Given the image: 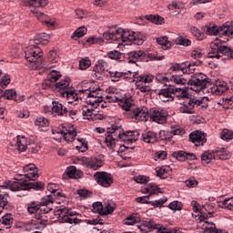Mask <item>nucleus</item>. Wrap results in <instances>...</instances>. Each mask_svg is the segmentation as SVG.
Masks as SVG:
<instances>
[{
  "mask_svg": "<svg viewBox=\"0 0 233 233\" xmlns=\"http://www.w3.org/2000/svg\"><path fill=\"white\" fill-rule=\"evenodd\" d=\"M7 186L8 182H5L4 186H0V214L5 208L8 209V194L3 191L5 188H10Z\"/></svg>",
  "mask_w": 233,
  "mask_h": 233,
  "instance_id": "24",
  "label": "nucleus"
},
{
  "mask_svg": "<svg viewBox=\"0 0 233 233\" xmlns=\"http://www.w3.org/2000/svg\"><path fill=\"white\" fill-rule=\"evenodd\" d=\"M189 141L194 143L195 147H203L207 143V134L203 131H193L189 134Z\"/></svg>",
  "mask_w": 233,
  "mask_h": 233,
  "instance_id": "19",
  "label": "nucleus"
},
{
  "mask_svg": "<svg viewBox=\"0 0 233 233\" xmlns=\"http://www.w3.org/2000/svg\"><path fill=\"white\" fill-rule=\"evenodd\" d=\"M146 192L149 194V196H156L157 194H161V189L157 187V185L154 182L147 184L146 187Z\"/></svg>",
  "mask_w": 233,
  "mask_h": 233,
  "instance_id": "42",
  "label": "nucleus"
},
{
  "mask_svg": "<svg viewBox=\"0 0 233 233\" xmlns=\"http://www.w3.org/2000/svg\"><path fill=\"white\" fill-rule=\"evenodd\" d=\"M158 96L163 103H168V101H174V96L178 99H188V88L187 87H167L158 92Z\"/></svg>",
  "mask_w": 233,
  "mask_h": 233,
  "instance_id": "6",
  "label": "nucleus"
},
{
  "mask_svg": "<svg viewBox=\"0 0 233 233\" xmlns=\"http://www.w3.org/2000/svg\"><path fill=\"white\" fill-rule=\"evenodd\" d=\"M16 146L19 152H25L26 150V147H28V138L25 136H17Z\"/></svg>",
  "mask_w": 233,
  "mask_h": 233,
  "instance_id": "36",
  "label": "nucleus"
},
{
  "mask_svg": "<svg viewBox=\"0 0 233 233\" xmlns=\"http://www.w3.org/2000/svg\"><path fill=\"white\" fill-rule=\"evenodd\" d=\"M50 41V35L46 33H41L35 37V45H46Z\"/></svg>",
  "mask_w": 233,
  "mask_h": 233,
  "instance_id": "40",
  "label": "nucleus"
},
{
  "mask_svg": "<svg viewBox=\"0 0 233 233\" xmlns=\"http://www.w3.org/2000/svg\"><path fill=\"white\" fill-rule=\"evenodd\" d=\"M171 83H175V85H178L179 86H182L181 88H187L185 85H188V80L187 78L183 77V75H173L170 77Z\"/></svg>",
  "mask_w": 233,
  "mask_h": 233,
  "instance_id": "35",
  "label": "nucleus"
},
{
  "mask_svg": "<svg viewBox=\"0 0 233 233\" xmlns=\"http://www.w3.org/2000/svg\"><path fill=\"white\" fill-rule=\"evenodd\" d=\"M27 3L29 5L30 11L35 15V17H37L38 21L54 26V23H50L48 15H45V13L39 12L38 10V8L46 6V5H48V0H27Z\"/></svg>",
  "mask_w": 233,
  "mask_h": 233,
  "instance_id": "9",
  "label": "nucleus"
},
{
  "mask_svg": "<svg viewBox=\"0 0 233 233\" xmlns=\"http://www.w3.org/2000/svg\"><path fill=\"white\" fill-rule=\"evenodd\" d=\"M118 137L125 143H134L137 141V139H139V132L137 130H135L119 133Z\"/></svg>",
  "mask_w": 233,
  "mask_h": 233,
  "instance_id": "22",
  "label": "nucleus"
},
{
  "mask_svg": "<svg viewBox=\"0 0 233 233\" xmlns=\"http://www.w3.org/2000/svg\"><path fill=\"white\" fill-rule=\"evenodd\" d=\"M116 132H117V131H116V129L112 128L106 135L105 143L111 152H116V138H114V134H116Z\"/></svg>",
  "mask_w": 233,
  "mask_h": 233,
  "instance_id": "27",
  "label": "nucleus"
},
{
  "mask_svg": "<svg viewBox=\"0 0 233 233\" xmlns=\"http://www.w3.org/2000/svg\"><path fill=\"white\" fill-rule=\"evenodd\" d=\"M131 119H136V121H148L150 117V113H148V108L146 106L133 107L130 110L129 116Z\"/></svg>",
  "mask_w": 233,
  "mask_h": 233,
  "instance_id": "13",
  "label": "nucleus"
},
{
  "mask_svg": "<svg viewBox=\"0 0 233 233\" xmlns=\"http://www.w3.org/2000/svg\"><path fill=\"white\" fill-rule=\"evenodd\" d=\"M62 97H66V99H69V104H72L79 99V96H77V93H76V90H74V87L67 92L62 93Z\"/></svg>",
  "mask_w": 233,
  "mask_h": 233,
  "instance_id": "41",
  "label": "nucleus"
},
{
  "mask_svg": "<svg viewBox=\"0 0 233 233\" xmlns=\"http://www.w3.org/2000/svg\"><path fill=\"white\" fill-rule=\"evenodd\" d=\"M168 208L171 210H181V208H183V204L177 200H175L169 204Z\"/></svg>",
  "mask_w": 233,
  "mask_h": 233,
  "instance_id": "64",
  "label": "nucleus"
},
{
  "mask_svg": "<svg viewBox=\"0 0 233 233\" xmlns=\"http://www.w3.org/2000/svg\"><path fill=\"white\" fill-rule=\"evenodd\" d=\"M86 165L91 170H97L103 167V161L97 157H91L90 160L86 162Z\"/></svg>",
  "mask_w": 233,
  "mask_h": 233,
  "instance_id": "34",
  "label": "nucleus"
},
{
  "mask_svg": "<svg viewBox=\"0 0 233 233\" xmlns=\"http://www.w3.org/2000/svg\"><path fill=\"white\" fill-rule=\"evenodd\" d=\"M142 141L147 144L157 143V135L153 131H147L142 134Z\"/></svg>",
  "mask_w": 233,
  "mask_h": 233,
  "instance_id": "33",
  "label": "nucleus"
},
{
  "mask_svg": "<svg viewBox=\"0 0 233 233\" xmlns=\"http://www.w3.org/2000/svg\"><path fill=\"white\" fill-rule=\"evenodd\" d=\"M128 63H136L137 61H143L147 57V54L143 50L130 51L127 53Z\"/></svg>",
  "mask_w": 233,
  "mask_h": 233,
  "instance_id": "28",
  "label": "nucleus"
},
{
  "mask_svg": "<svg viewBox=\"0 0 233 233\" xmlns=\"http://www.w3.org/2000/svg\"><path fill=\"white\" fill-rule=\"evenodd\" d=\"M138 228L143 233H148L151 232V230H157L158 233H161L164 227L160 224H157L152 219H146L142 221V223L138 226Z\"/></svg>",
  "mask_w": 233,
  "mask_h": 233,
  "instance_id": "15",
  "label": "nucleus"
},
{
  "mask_svg": "<svg viewBox=\"0 0 233 233\" xmlns=\"http://www.w3.org/2000/svg\"><path fill=\"white\" fill-rule=\"evenodd\" d=\"M23 176L32 181L35 179V177H39V174L37 173V168L35 164H28L23 167Z\"/></svg>",
  "mask_w": 233,
  "mask_h": 233,
  "instance_id": "21",
  "label": "nucleus"
},
{
  "mask_svg": "<svg viewBox=\"0 0 233 233\" xmlns=\"http://www.w3.org/2000/svg\"><path fill=\"white\" fill-rule=\"evenodd\" d=\"M0 222L2 225L7 227V228H10L12 223H14V216L10 213H7L1 218Z\"/></svg>",
  "mask_w": 233,
  "mask_h": 233,
  "instance_id": "46",
  "label": "nucleus"
},
{
  "mask_svg": "<svg viewBox=\"0 0 233 233\" xmlns=\"http://www.w3.org/2000/svg\"><path fill=\"white\" fill-rule=\"evenodd\" d=\"M146 18L147 19V21H150L155 25H163V23H165V18H163L160 15H147Z\"/></svg>",
  "mask_w": 233,
  "mask_h": 233,
  "instance_id": "49",
  "label": "nucleus"
},
{
  "mask_svg": "<svg viewBox=\"0 0 233 233\" xmlns=\"http://www.w3.org/2000/svg\"><path fill=\"white\" fill-rule=\"evenodd\" d=\"M54 204V197L46 196L42 198V200L39 201H32L27 204V212L29 214H36L35 225H39L36 228H46L48 218L45 214H48V212H52L51 205Z\"/></svg>",
  "mask_w": 233,
  "mask_h": 233,
  "instance_id": "2",
  "label": "nucleus"
},
{
  "mask_svg": "<svg viewBox=\"0 0 233 233\" xmlns=\"http://www.w3.org/2000/svg\"><path fill=\"white\" fill-rule=\"evenodd\" d=\"M86 41L88 45H101L103 43V37L90 36Z\"/></svg>",
  "mask_w": 233,
  "mask_h": 233,
  "instance_id": "59",
  "label": "nucleus"
},
{
  "mask_svg": "<svg viewBox=\"0 0 233 233\" xmlns=\"http://www.w3.org/2000/svg\"><path fill=\"white\" fill-rule=\"evenodd\" d=\"M76 141L80 143L81 147L76 146V148L78 152H84L85 150H88V144L86 143V139L85 138H77Z\"/></svg>",
  "mask_w": 233,
  "mask_h": 233,
  "instance_id": "56",
  "label": "nucleus"
},
{
  "mask_svg": "<svg viewBox=\"0 0 233 233\" xmlns=\"http://www.w3.org/2000/svg\"><path fill=\"white\" fill-rule=\"evenodd\" d=\"M191 57L193 59H201V57H203V49L195 48L191 52Z\"/></svg>",
  "mask_w": 233,
  "mask_h": 233,
  "instance_id": "63",
  "label": "nucleus"
},
{
  "mask_svg": "<svg viewBox=\"0 0 233 233\" xmlns=\"http://www.w3.org/2000/svg\"><path fill=\"white\" fill-rule=\"evenodd\" d=\"M35 127H38V128H45L50 125V122L47 120L45 116L37 117L35 120Z\"/></svg>",
  "mask_w": 233,
  "mask_h": 233,
  "instance_id": "48",
  "label": "nucleus"
},
{
  "mask_svg": "<svg viewBox=\"0 0 233 233\" xmlns=\"http://www.w3.org/2000/svg\"><path fill=\"white\" fill-rule=\"evenodd\" d=\"M210 50L208 57L211 59H220L221 61H227V59H233L232 48L223 46L221 42L216 40L210 44Z\"/></svg>",
  "mask_w": 233,
  "mask_h": 233,
  "instance_id": "4",
  "label": "nucleus"
},
{
  "mask_svg": "<svg viewBox=\"0 0 233 233\" xmlns=\"http://www.w3.org/2000/svg\"><path fill=\"white\" fill-rule=\"evenodd\" d=\"M114 210H116V203L106 202L105 203V208H103L102 216H108V214H112Z\"/></svg>",
  "mask_w": 233,
  "mask_h": 233,
  "instance_id": "47",
  "label": "nucleus"
},
{
  "mask_svg": "<svg viewBox=\"0 0 233 233\" xmlns=\"http://www.w3.org/2000/svg\"><path fill=\"white\" fill-rule=\"evenodd\" d=\"M198 105H199L198 98H189L181 105L179 112L181 114H194V108H198Z\"/></svg>",
  "mask_w": 233,
  "mask_h": 233,
  "instance_id": "20",
  "label": "nucleus"
},
{
  "mask_svg": "<svg viewBox=\"0 0 233 233\" xmlns=\"http://www.w3.org/2000/svg\"><path fill=\"white\" fill-rule=\"evenodd\" d=\"M191 34L195 35V37H197V39H198L199 41H201L203 37H205L203 33L196 26L191 27Z\"/></svg>",
  "mask_w": 233,
  "mask_h": 233,
  "instance_id": "61",
  "label": "nucleus"
},
{
  "mask_svg": "<svg viewBox=\"0 0 233 233\" xmlns=\"http://www.w3.org/2000/svg\"><path fill=\"white\" fill-rule=\"evenodd\" d=\"M118 45L123 43L124 45H132V39H134V31L124 29L118 26Z\"/></svg>",
  "mask_w": 233,
  "mask_h": 233,
  "instance_id": "17",
  "label": "nucleus"
},
{
  "mask_svg": "<svg viewBox=\"0 0 233 233\" xmlns=\"http://www.w3.org/2000/svg\"><path fill=\"white\" fill-rule=\"evenodd\" d=\"M52 105L51 112L55 117H66L68 116V108L61 102L54 100Z\"/></svg>",
  "mask_w": 233,
  "mask_h": 233,
  "instance_id": "18",
  "label": "nucleus"
},
{
  "mask_svg": "<svg viewBox=\"0 0 233 233\" xmlns=\"http://www.w3.org/2000/svg\"><path fill=\"white\" fill-rule=\"evenodd\" d=\"M128 152V148L125 146H120L119 149L117 150L118 156L122 157V159H129L130 157L127 156V153Z\"/></svg>",
  "mask_w": 233,
  "mask_h": 233,
  "instance_id": "60",
  "label": "nucleus"
},
{
  "mask_svg": "<svg viewBox=\"0 0 233 233\" xmlns=\"http://www.w3.org/2000/svg\"><path fill=\"white\" fill-rule=\"evenodd\" d=\"M187 85L193 92L203 91L208 94H215V96H221V94H225L226 90H228L227 82H218L217 85L210 84V79L203 73L193 75L187 80Z\"/></svg>",
  "mask_w": 233,
  "mask_h": 233,
  "instance_id": "1",
  "label": "nucleus"
},
{
  "mask_svg": "<svg viewBox=\"0 0 233 233\" xmlns=\"http://www.w3.org/2000/svg\"><path fill=\"white\" fill-rule=\"evenodd\" d=\"M5 99L15 101L17 97V92L15 89H6L3 95Z\"/></svg>",
  "mask_w": 233,
  "mask_h": 233,
  "instance_id": "51",
  "label": "nucleus"
},
{
  "mask_svg": "<svg viewBox=\"0 0 233 233\" xmlns=\"http://www.w3.org/2000/svg\"><path fill=\"white\" fill-rule=\"evenodd\" d=\"M94 179L100 187H104L105 188H108L113 183L112 175L105 171L96 172Z\"/></svg>",
  "mask_w": 233,
  "mask_h": 233,
  "instance_id": "14",
  "label": "nucleus"
},
{
  "mask_svg": "<svg viewBox=\"0 0 233 233\" xmlns=\"http://www.w3.org/2000/svg\"><path fill=\"white\" fill-rule=\"evenodd\" d=\"M226 152L225 148L222 150L206 151L201 155V161L203 165H210V163H214L216 157L218 159H226Z\"/></svg>",
  "mask_w": 233,
  "mask_h": 233,
  "instance_id": "11",
  "label": "nucleus"
},
{
  "mask_svg": "<svg viewBox=\"0 0 233 233\" xmlns=\"http://www.w3.org/2000/svg\"><path fill=\"white\" fill-rule=\"evenodd\" d=\"M156 172L157 177H160V179H167V177L170 176L172 168L168 166H163L161 167H157Z\"/></svg>",
  "mask_w": 233,
  "mask_h": 233,
  "instance_id": "32",
  "label": "nucleus"
},
{
  "mask_svg": "<svg viewBox=\"0 0 233 233\" xmlns=\"http://www.w3.org/2000/svg\"><path fill=\"white\" fill-rule=\"evenodd\" d=\"M25 57L27 63H29V68L31 70H40L45 67L46 70L54 68V66H43V52L37 46H29L25 51Z\"/></svg>",
  "mask_w": 233,
  "mask_h": 233,
  "instance_id": "3",
  "label": "nucleus"
},
{
  "mask_svg": "<svg viewBox=\"0 0 233 233\" xmlns=\"http://www.w3.org/2000/svg\"><path fill=\"white\" fill-rule=\"evenodd\" d=\"M205 34L208 35H225L228 36L227 24L221 26L218 25H205L203 27Z\"/></svg>",
  "mask_w": 233,
  "mask_h": 233,
  "instance_id": "16",
  "label": "nucleus"
},
{
  "mask_svg": "<svg viewBox=\"0 0 233 233\" xmlns=\"http://www.w3.org/2000/svg\"><path fill=\"white\" fill-rule=\"evenodd\" d=\"M82 115L84 119H88V120L94 119L97 116V114L95 113L93 108H88V106H83Z\"/></svg>",
  "mask_w": 233,
  "mask_h": 233,
  "instance_id": "43",
  "label": "nucleus"
},
{
  "mask_svg": "<svg viewBox=\"0 0 233 233\" xmlns=\"http://www.w3.org/2000/svg\"><path fill=\"white\" fill-rule=\"evenodd\" d=\"M55 216L57 217L61 223H69L70 225H77L81 223V214L72 211L67 208H60L55 211Z\"/></svg>",
  "mask_w": 233,
  "mask_h": 233,
  "instance_id": "7",
  "label": "nucleus"
},
{
  "mask_svg": "<svg viewBox=\"0 0 233 233\" xmlns=\"http://www.w3.org/2000/svg\"><path fill=\"white\" fill-rule=\"evenodd\" d=\"M168 116V113L165 109L161 108H151L149 110V119L157 123L158 125H163L167 123V117Z\"/></svg>",
  "mask_w": 233,
  "mask_h": 233,
  "instance_id": "12",
  "label": "nucleus"
},
{
  "mask_svg": "<svg viewBox=\"0 0 233 233\" xmlns=\"http://www.w3.org/2000/svg\"><path fill=\"white\" fill-rule=\"evenodd\" d=\"M171 134H173V136H183L185 129L179 126L171 127Z\"/></svg>",
  "mask_w": 233,
  "mask_h": 233,
  "instance_id": "62",
  "label": "nucleus"
},
{
  "mask_svg": "<svg viewBox=\"0 0 233 233\" xmlns=\"http://www.w3.org/2000/svg\"><path fill=\"white\" fill-rule=\"evenodd\" d=\"M106 66V62L104 60H98L93 69V77H96V79H101L105 74Z\"/></svg>",
  "mask_w": 233,
  "mask_h": 233,
  "instance_id": "25",
  "label": "nucleus"
},
{
  "mask_svg": "<svg viewBox=\"0 0 233 233\" xmlns=\"http://www.w3.org/2000/svg\"><path fill=\"white\" fill-rule=\"evenodd\" d=\"M92 212H94V214H100L103 216V204L101 202L93 203Z\"/></svg>",
  "mask_w": 233,
  "mask_h": 233,
  "instance_id": "57",
  "label": "nucleus"
},
{
  "mask_svg": "<svg viewBox=\"0 0 233 233\" xmlns=\"http://www.w3.org/2000/svg\"><path fill=\"white\" fill-rule=\"evenodd\" d=\"M109 77L113 83H116L121 79V77H124V79H128V76H132V72H119V71H109Z\"/></svg>",
  "mask_w": 233,
  "mask_h": 233,
  "instance_id": "29",
  "label": "nucleus"
},
{
  "mask_svg": "<svg viewBox=\"0 0 233 233\" xmlns=\"http://www.w3.org/2000/svg\"><path fill=\"white\" fill-rule=\"evenodd\" d=\"M86 27L81 26V27H78V28L73 33V35H71V38H72V39H76V38L83 37V35H86Z\"/></svg>",
  "mask_w": 233,
  "mask_h": 233,
  "instance_id": "53",
  "label": "nucleus"
},
{
  "mask_svg": "<svg viewBox=\"0 0 233 233\" xmlns=\"http://www.w3.org/2000/svg\"><path fill=\"white\" fill-rule=\"evenodd\" d=\"M91 65H92V62L90 61V58H88V57L82 58L79 61L80 70H86V68H90Z\"/></svg>",
  "mask_w": 233,
  "mask_h": 233,
  "instance_id": "55",
  "label": "nucleus"
},
{
  "mask_svg": "<svg viewBox=\"0 0 233 233\" xmlns=\"http://www.w3.org/2000/svg\"><path fill=\"white\" fill-rule=\"evenodd\" d=\"M131 76L134 78L135 86L137 90L146 94L147 92H150L152 87V82L154 81V76L152 75H139V72H133Z\"/></svg>",
  "mask_w": 233,
  "mask_h": 233,
  "instance_id": "8",
  "label": "nucleus"
},
{
  "mask_svg": "<svg viewBox=\"0 0 233 233\" xmlns=\"http://www.w3.org/2000/svg\"><path fill=\"white\" fill-rule=\"evenodd\" d=\"M56 88L59 92L60 96H62L65 92H68L71 90L72 85H70V78L66 77L64 80H61L60 82L56 84Z\"/></svg>",
  "mask_w": 233,
  "mask_h": 233,
  "instance_id": "26",
  "label": "nucleus"
},
{
  "mask_svg": "<svg viewBox=\"0 0 233 233\" xmlns=\"http://www.w3.org/2000/svg\"><path fill=\"white\" fill-rule=\"evenodd\" d=\"M167 10L169 15L176 17V15H179V14L185 10V4L174 1L167 5Z\"/></svg>",
  "mask_w": 233,
  "mask_h": 233,
  "instance_id": "23",
  "label": "nucleus"
},
{
  "mask_svg": "<svg viewBox=\"0 0 233 233\" xmlns=\"http://www.w3.org/2000/svg\"><path fill=\"white\" fill-rule=\"evenodd\" d=\"M220 138L223 141H232L233 139V132L229 129H224L220 132Z\"/></svg>",
  "mask_w": 233,
  "mask_h": 233,
  "instance_id": "50",
  "label": "nucleus"
},
{
  "mask_svg": "<svg viewBox=\"0 0 233 233\" xmlns=\"http://www.w3.org/2000/svg\"><path fill=\"white\" fill-rule=\"evenodd\" d=\"M145 39H147V37L143 33H133L132 43H134V45L141 46L145 43Z\"/></svg>",
  "mask_w": 233,
  "mask_h": 233,
  "instance_id": "45",
  "label": "nucleus"
},
{
  "mask_svg": "<svg viewBox=\"0 0 233 233\" xmlns=\"http://www.w3.org/2000/svg\"><path fill=\"white\" fill-rule=\"evenodd\" d=\"M60 134H62L65 141H66L67 143H72V141L76 139V136H77V132L76 131V129H66V131L62 130L60 131Z\"/></svg>",
  "mask_w": 233,
  "mask_h": 233,
  "instance_id": "38",
  "label": "nucleus"
},
{
  "mask_svg": "<svg viewBox=\"0 0 233 233\" xmlns=\"http://www.w3.org/2000/svg\"><path fill=\"white\" fill-rule=\"evenodd\" d=\"M118 105H119V106H121V108L123 110H126V112H127V116L129 117L130 116V111L133 108H135V106H132V102L130 101V99H127V98L120 99L118 101Z\"/></svg>",
  "mask_w": 233,
  "mask_h": 233,
  "instance_id": "39",
  "label": "nucleus"
},
{
  "mask_svg": "<svg viewBox=\"0 0 233 233\" xmlns=\"http://www.w3.org/2000/svg\"><path fill=\"white\" fill-rule=\"evenodd\" d=\"M202 224V228H203V233H217L219 229L216 228V224L212 222H208L207 218L200 219Z\"/></svg>",
  "mask_w": 233,
  "mask_h": 233,
  "instance_id": "31",
  "label": "nucleus"
},
{
  "mask_svg": "<svg viewBox=\"0 0 233 233\" xmlns=\"http://www.w3.org/2000/svg\"><path fill=\"white\" fill-rule=\"evenodd\" d=\"M47 59L49 63H57L59 61V56L55 50H51L47 55Z\"/></svg>",
  "mask_w": 233,
  "mask_h": 233,
  "instance_id": "58",
  "label": "nucleus"
},
{
  "mask_svg": "<svg viewBox=\"0 0 233 233\" xmlns=\"http://www.w3.org/2000/svg\"><path fill=\"white\" fill-rule=\"evenodd\" d=\"M221 208H227V210H231L233 212V198H226L220 203Z\"/></svg>",
  "mask_w": 233,
  "mask_h": 233,
  "instance_id": "54",
  "label": "nucleus"
},
{
  "mask_svg": "<svg viewBox=\"0 0 233 233\" xmlns=\"http://www.w3.org/2000/svg\"><path fill=\"white\" fill-rule=\"evenodd\" d=\"M66 175L71 179H79V177H81V172L77 171V168H76L75 166H70L67 167Z\"/></svg>",
  "mask_w": 233,
  "mask_h": 233,
  "instance_id": "44",
  "label": "nucleus"
},
{
  "mask_svg": "<svg viewBox=\"0 0 233 233\" xmlns=\"http://www.w3.org/2000/svg\"><path fill=\"white\" fill-rule=\"evenodd\" d=\"M117 32L118 26H114L107 32L104 33V37L106 39V41H117V43H119V36Z\"/></svg>",
  "mask_w": 233,
  "mask_h": 233,
  "instance_id": "30",
  "label": "nucleus"
},
{
  "mask_svg": "<svg viewBox=\"0 0 233 233\" xmlns=\"http://www.w3.org/2000/svg\"><path fill=\"white\" fill-rule=\"evenodd\" d=\"M7 187L12 192H19L23 190L26 192L33 188L34 190H43L45 184L43 182H30V180L15 179L8 181Z\"/></svg>",
  "mask_w": 233,
  "mask_h": 233,
  "instance_id": "5",
  "label": "nucleus"
},
{
  "mask_svg": "<svg viewBox=\"0 0 233 233\" xmlns=\"http://www.w3.org/2000/svg\"><path fill=\"white\" fill-rule=\"evenodd\" d=\"M157 45H160L161 46H164V48H170L172 46V44L170 41H168V37L167 36H160L157 38Z\"/></svg>",
  "mask_w": 233,
  "mask_h": 233,
  "instance_id": "52",
  "label": "nucleus"
},
{
  "mask_svg": "<svg viewBox=\"0 0 233 233\" xmlns=\"http://www.w3.org/2000/svg\"><path fill=\"white\" fill-rule=\"evenodd\" d=\"M85 94L86 96V103L93 106V108H97V106L103 103L101 88L96 87V89H85Z\"/></svg>",
  "mask_w": 233,
  "mask_h": 233,
  "instance_id": "10",
  "label": "nucleus"
},
{
  "mask_svg": "<svg viewBox=\"0 0 233 233\" xmlns=\"http://www.w3.org/2000/svg\"><path fill=\"white\" fill-rule=\"evenodd\" d=\"M141 223V216L137 213H133L124 219V225L132 226Z\"/></svg>",
  "mask_w": 233,
  "mask_h": 233,
  "instance_id": "37",
  "label": "nucleus"
}]
</instances>
